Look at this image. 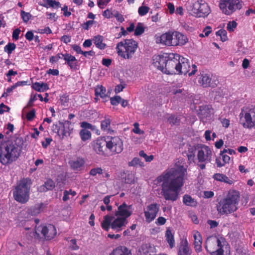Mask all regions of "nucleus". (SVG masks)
Wrapping results in <instances>:
<instances>
[{"label": "nucleus", "mask_w": 255, "mask_h": 255, "mask_svg": "<svg viewBox=\"0 0 255 255\" xmlns=\"http://www.w3.org/2000/svg\"><path fill=\"white\" fill-rule=\"evenodd\" d=\"M187 176V168L181 159L157 177V183H161V194L166 200L175 201L178 199L179 190L183 186Z\"/></svg>", "instance_id": "obj_1"}, {"label": "nucleus", "mask_w": 255, "mask_h": 255, "mask_svg": "<svg viewBox=\"0 0 255 255\" xmlns=\"http://www.w3.org/2000/svg\"><path fill=\"white\" fill-rule=\"evenodd\" d=\"M130 209V205L123 203L115 211V216H104L101 224L102 228L106 231H108L110 227L116 232L121 231L122 228L127 224V219L132 214Z\"/></svg>", "instance_id": "obj_2"}, {"label": "nucleus", "mask_w": 255, "mask_h": 255, "mask_svg": "<svg viewBox=\"0 0 255 255\" xmlns=\"http://www.w3.org/2000/svg\"><path fill=\"white\" fill-rule=\"evenodd\" d=\"M239 194L232 190L229 192L227 196L220 200L217 205V210L221 215L231 214L236 211L239 201Z\"/></svg>", "instance_id": "obj_3"}, {"label": "nucleus", "mask_w": 255, "mask_h": 255, "mask_svg": "<svg viewBox=\"0 0 255 255\" xmlns=\"http://www.w3.org/2000/svg\"><path fill=\"white\" fill-rule=\"evenodd\" d=\"M21 147L8 141L0 147V162L3 165L9 164L15 161L19 156Z\"/></svg>", "instance_id": "obj_4"}, {"label": "nucleus", "mask_w": 255, "mask_h": 255, "mask_svg": "<svg viewBox=\"0 0 255 255\" xmlns=\"http://www.w3.org/2000/svg\"><path fill=\"white\" fill-rule=\"evenodd\" d=\"M31 184L29 178H23L19 180L13 191L15 200L21 204H25L29 199V192Z\"/></svg>", "instance_id": "obj_5"}, {"label": "nucleus", "mask_w": 255, "mask_h": 255, "mask_svg": "<svg viewBox=\"0 0 255 255\" xmlns=\"http://www.w3.org/2000/svg\"><path fill=\"white\" fill-rule=\"evenodd\" d=\"M137 48V43L133 39H126L117 44L118 55L125 59H130Z\"/></svg>", "instance_id": "obj_6"}, {"label": "nucleus", "mask_w": 255, "mask_h": 255, "mask_svg": "<svg viewBox=\"0 0 255 255\" xmlns=\"http://www.w3.org/2000/svg\"><path fill=\"white\" fill-rule=\"evenodd\" d=\"M240 124L245 128H255V107H244L239 114Z\"/></svg>", "instance_id": "obj_7"}, {"label": "nucleus", "mask_w": 255, "mask_h": 255, "mask_svg": "<svg viewBox=\"0 0 255 255\" xmlns=\"http://www.w3.org/2000/svg\"><path fill=\"white\" fill-rule=\"evenodd\" d=\"M226 244L225 239L222 237H210L206 240L205 248L211 255H224L222 248Z\"/></svg>", "instance_id": "obj_8"}, {"label": "nucleus", "mask_w": 255, "mask_h": 255, "mask_svg": "<svg viewBox=\"0 0 255 255\" xmlns=\"http://www.w3.org/2000/svg\"><path fill=\"white\" fill-rule=\"evenodd\" d=\"M243 3L242 0H221L219 7L224 14L230 15L236 10L241 9Z\"/></svg>", "instance_id": "obj_9"}, {"label": "nucleus", "mask_w": 255, "mask_h": 255, "mask_svg": "<svg viewBox=\"0 0 255 255\" xmlns=\"http://www.w3.org/2000/svg\"><path fill=\"white\" fill-rule=\"evenodd\" d=\"M212 157V151L211 148L206 145L202 146L198 151L197 158L198 161L201 163L198 164V166L201 169L205 168V164L210 162Z\"/></svg>", "instance_id": "obj_10"}, {"label": "nucleus", "mask_w": 255, "mask_h": 255, "mask_svg": "<svg viewBox=\"0 0 255 255\" xmlns=\"http://www.w3.org/2000/svg\"><path fill=\"white\" fill-rule=\"evenodd\" d=\"M180 64V55L177 54L170 53L167 57V61L164 73L167 74H177L178 64Z\"/></svg>", "instance_id": "obj_11"}, {"label": "nucleus", "mask_w": 255, "mask_h": 255, "mask_svg": "<svg viewBox=\"0 0 255 255\" xmlns=\"http://www.w3.org/2000/svg\"><path fill=\"white\" fill-rule=\"evenodd\" d=\"M107 143V148L114 153H120L123 149V144L121 139L119 136L106 137Z\"/></svg>", "instance_id": "obj_12"}, {"label": "nucleus", "mask_w": 255, "mask_h": 255, "mask_svg": "<svg viewBox=\"0 0 255 255\" xmlns=\"http://www.w3.org/2000/svg\"><path fill=\"white\" fill-rule=\"evenodd\" d=\"M198 83L204 88H215L218 83L217 78L204 72L201 73L197 77Z\"/></svg>", "instance_id": "obj_13"}, {"label": "nucleus", "mask_w": 255, "mask_h": 255, "mask_svg": "<svg viewBox=\"0 0 255 255\" xmlns=\"http://www.w3.org/2000/svg\"><path fill=\"white\" fill-rule=\"evenodd\" d=\"M35 233L38 237L41 234L46 240L54 238L57 233L55 226L51 224L38 226L35 228Z\"/></svg>", "instance_id": "obj_14"}, {"label": "nucleus", "mask_w": 255, "mask_h": 255, "mask_svg": "<svg viewBox=\"0 0 255 255\" xmlns=\"http://www.w3.org/2000/svg\"><path fill=\"white\" fill-rule=\"evenodd\" d=\"M94 151L100 155H104L108 151L106 137H100L91 142Z\"/></svg>", "instance_id": "obj_15"}, {"label": "nucleus", "mask_w": 255, "mask_h": 255, "mask_svg": "<svg viewBox=\"0 0 255 255\" xmlns=\"http://www.w3.org/2000/svg\"><path fill=\"white\" fill-rule=\"evenodd\" d=\"M179 70L177 71V74H186L188 73L189 76H191L196 73L197 71V67L195 65H192L193 70L189 72L190 66L187 59L182 57L180 58V64H178Z\"/></svg>", "instance_id": "obj_16"}, {"label": "nucleus", "mask_w": 255, "mask_h": 255, "mask_svg": "<svg viewBox=\"0 0 255 255\" xmlns=\"http://www.w3.org/2000/svg\"><path fill=\"white\" fill-rule=\"evenodd\" d=\"M160 208L159 204L157 203H152L144 209V213L146 221L150 223L154 220L159 212Z\"/></svg>", "instance_id": "obj_17"}, {"label": "nucleus", "mask_w": 255, "mask_h": 255, "mask_svg": "<svg viewBox=\"0 0 255 255\" xmlns=\"http://www.w3.org/2000/svg\"><path fill=\"white\" fill-rule=\"evenodd\" d=\"M153 64L154 67L164 73L167 61V57L157 55L153 57Z\"/></svg>", "instance_id": "obj_18"}, {"label": "nucleus", "mask_w": 255, "mask_h": 255, "mask_svg": "<svg viewBox=\"0 0 255 255\" xmlns=\"http://www.w3.org/2000/svg\"><path fill=\"white\" fill-rule=\"evenodd\" d=\"M199 3V1L188 0L185 4V7L188 12L192 15L196 17H198Z\"/></svg>", "instance_id": "obj_19"}, {"label": "nucleus", "mask_w": 255, "mask_h": 255, "mask_svg": "<svg viewBox=\"0 0 255 255\" xmlns=\"http://www.w3.org/2000/svg\"><path fill=\"white\" fill-rule=\"evenodd\" d=\"M172 32H168L160 36H156V42L167 46H172Z\"/></svg>", "instance_id": "obj_20"}, {"label": "nucleus", "mask_w": 255, "mask_h": 255, "mask_svg": "<svg viewBox=\"0 0 255 255\" xmlns=\"http://www.w3.org/2000/svg\"><path fill=\"white\" fill-rule=\"evenodd\" d=\"M172 46L183 45L188 41L186 36L179 32H172Z\"/></svg>", "instance_id": "obj_21"}, {"label": "nucleus", "mask_w": 255, "mask_h": 255, "mask_svg": "<svg viewBox=\"0 0 255 255\" xmlns=\"http://www.w3.org/2000/svg\"><path fill=\"white\" fill-rule=\"evenodd\" d=\"M199 8H198V17H205L210 13V8L208 4L202 0L199 1Z\"/></svg>", "instance_id": "obj_22"}, {"label": "nucleus", "mask_w": 255, "mask_h": 255, "mask_svg": "<svg viewBox=\"0 0 255 255\" xmlns=\"http://www.w3.org/2000/svg\"><path fill=\"white\" fill-rule=\"evenodd\" d=\"M71 168L75 171H80L85 164V160L82 157H77L69 162Z\"/></svg>", "instance_id": "obj_23"}, {"label": "nucleus", "mask_w": 255, "mask_h": 255, "mask_svg": "<svg viewBox=\"0 0 255 255\" xmlns=\"http://www.w3.org/2000/svg\"><path fill=\"white\" fill-rule=\"evenodd\" d=\"M212 109L209 105H203L200 107L198 116L204 121V119L210 117L211 115Z\"/></svg>", "instance_id": "obj_24"}, {"label": "nucleus", "mask_w": 255, "mask_h": 255, "mask_svg": "<svg viewBox=\"0 0 255 255\" xmlns=\"http://www.w3.org/2000/svg\"><path fill=\"white\" fill-rule=\"evenodd\" d=\"M191 253L187 240L181 241L178 247V255H191Z\"/></svg>", "instance_id": "obj_25"}, {"label": "nucleus", "mask_w": 255, "mask_h": 255, "mask_svg": "<svg viewBox=\"0 0 255 255\" xmlns=\"http://www.w3.org/2000/svg\"><path fill=\"white\" fill-rule=\"evenodd\" d=\"M170 92L175 96V97L179 99H184L188 96V92L186 90L176 87H172Z\"/></svg>", "instance_id": "obj_26"}, {"label": "nucleus", "mask_w": 255, "mask_h": 255, "mask_svg": "<svg viewBox=\"0 0 255 255\" xmlns=\"http://www.w3.org/2000/svg\"><path fill=\"white\" fill-rule=\"evenodd\" d=\"M64 59L71 69H75L77 68V60L74 56L66 53L64 54Z\"/></svg>", "instance_id": "obj_27"}, {"label": "nucleus", "mask_w": 255, "mask_h": 255, "mask_svg": "<svg viewBox=\"0 0 255 255\" xmlns=\"http://www.w3.org/2000/svg\"><path fill=\"white\" fill-rule=\"evenodd\" d=\"M45 208V205L43 203H37L35 204L34 206L30 207L28 209V213L29 214H30L32 216H35L42 211H43Z\"/></svg>", "instance_id": "obj_28"}, {"label": "nucleus", "mask_w": 255, "mask_h": 255, "mask_svg": "<svg viewBox=\"0 0 255 255\" xmlns=\"http://www.w3.org/2000/svg\"><path fill=\"white\" fill-rule=\"evenodd\" d=\"M110 255H131V253L127 247L120 246L114 250Z\"/></svg>", "instance_id": "obj_29"}, {"label": "nucleus", "mask_w": 255, "mask_h": 255, "mask_svg": "<svg viewBox=\"0 0 255 255\" xmlns=\"http://www.w3.org/2000/svg\"><path fill=\"white\" fill-rule=\"evenodd\" d=\"M68 125L69 122H67L62 125L59 129H57V133L58 135L59 136H61L62 138L64 136L69 135Z\"/></svg>", "instance_id": "obj_30"}, {"label": "nucleus", "mask_w": 255, "mask_h": 255, "mask_svg": "<svg viewBox=\"0 0 255 255\" xmlns=\"http://www.w3.org/2000/svg\"><path fill=\"white\" fill-rule=\"evenodd\" d=\"M194 248L195 250L199 252L201 251L202 248V238L201 235L198 232H196L194 234Z\"/></svg>", "instance_id": "obj_31"}, {"label": "nucleus", "mask_w": 255, "mask_h": 255, "mask_svg": "<svg viewBox=\"0 0 255 255\" xmlns=\"http://www.w3.org/2000/svg\"><path fill=\"white\" fill-rule=\"evenodd\" d=\"M32 88L36 91L41 92L47 90L49 87L47 84L44 83L35 82L33 84Z\"/></svg>", "instance_id": "obj_32"}, {"label": "nucleus", "mask_w": 255, "mask_h": 255, "mask_svg": "<svg viewBox=\"0 0 255 255\" xmlns=\"http://www.w3.org/2000/svg\"><path fill=\"white\" fill-rule=\"evenodd\" d=\"M166 240L167 243L169 244L171 248H172L175 245V241L174 239V236L172 233L171 231L168 229L165 233Z\"/></svg>", "instance_id": "obj_33"}, {"label": "nucleus", "mask_w": 255, "mask_h": 255, "mask_svg": "<svg viewBox=\"0 0 255 255\" xmlns=\"http://www.w3.org/2000/svg\"><path fill=\"white\" fill-rule=\"evenodd\" d=\"M94 43L97 47L100 49H104L106 47V44L103 43V37L101 35L95 36L94 39Z\"/></svg>", "instance_id": "obj_34"}, {"label": "nucleus", "mask_w": 255, "mask_h": 255, "mask_svg": "<svg viewBox=\"0 0 255 255\" xmlns=\"http://www.w3.org/2000/svg\"><path fill=\"white\" fill-rule=\"evenodd\" d=\"M183 202L187 206L195 207L197 205V202L188 195H185L183 196Z\"/></svg>", "instance_id": "obj_35"}, {"label": "nucleus", "mask_w": 255, "mask_h": 255, "mask_svg": "<svg viewBox=\"0 0 255 255\" xmlns=\"http://www.w3.org/2000/svg\"><path fill=\"white\" fill-rule=\"evenodd\" d=\"M45 3L43 5L44 6L48 7H51L52 8H58L61 7V3L55 0H43Z\"/></svg>", "instance_id": "obj_36"}, {"label": "nucleus", "mask_w": 255, "mask_h": 255, "mask_svg": "<svg viewBox=\"0 0 255 255\" xmlns=\"http://www.w3.org/2000/svg\"><path fill=\"white\" fill-rule=\"evenodd\" d=\"M95 92L96 96H99L102 98H104L107 96L106 88L102 85L97 86L95 88Z\"/></svg>", "instance_id": "obj_37"}, {"label": "nucleus", "mask_w": 255, "mask_h": 255, "mask_svg": "<svg viewBox=\"0 0 255 255\" xmlns=\"http://www.w3.org/2000/svg\"><path fill=\"white\" fill-rule=\"evenodd\" d=\"M111 120L109 118H105L101 122V129L105 131H111Z\"/></svg>", "instance_id": "obj_38"}, {"label": "nucleus", "mask_w": 255, "mask_h": 255, "mask_svg": "<svg viewBox=\"0 0 255 255\" xmlns=\"http://www.w3.org/2000/svg\"><path fill=\"white\" fill-rule=\"evenodd\" d=\"M196 148L194 147L190 146L188 150L187 156L190 163L193 162L195 157Z\"/></svg>", "instance_id": "obj_39"}, {"label": "nucleus", "mask_w": 255, "mask_h": 255, "mask_svg": "<svg viewBox=\"0 0 255 255\" xmlns=\"http://www.w3.org/2000/svg\"><path fill=\"white\" fill-rule=\"evenodd\" d=\"M80 135L82 140L86 141L91 138V133L87 129H83L80 132Z\"/></svg>", "instance_id": "obj_40"}, {"label": "nucleus", "mask_w": 255, "mask_h": 255, "mask_svg": "<svg viewBox=\"0 0 255 255\" xmlns=\"http://www.w3.org/2000/svg\"><path fill=\"white\" fill-rule=\"evenodd\" d=\"M216 35L220 37L222 41L225 42L228 40L227 33L226 30L221 29L216 32Z\"/></svg>", "instance_id": "obj_41"}, {"label": "nucleus", "mask_w": 255, "mask_h": 255, "mask_svg": "<svg viewBox=\"0 0 255 255\" xmlns=\"http://www.w3.org/2000/svg\"><path fill=\"white\" fill-rule=\"evenodd\" d=\"M144 31V28L143 24L141 23H138L134 30V34L136 36L141 35Z\"/></svg>", "instance_id": "obj_42"}, {"label": "nucleus", "mask_w": 255, "mask_h": 255, "mask_svg": "<svg viewBox=\"0 0 255 255\" xmlns=\"http://www.w3.org/2000/svg\"><path fill=\"white\" fill-rule=\"evenodd\" d=\"M168 122L171 125H177L180 122V118L174 115H170L167 119Z\"/></svg>", "instance_id": "obj_43"}, {"label": "nucleus", "mask_w": 255, "mask_h": 255, "mask_svg": "<svg viewBox=\"0 0 255 255\" xmlns=\"http://www.w3.org/2000/svg\"><path fill=\"white\" fill-rule=\"evenodd\" d=\"M16 48V45L13 43H8L4 47V50L5 52H7L8 54H10L12 53V51H13Z\"/></svg>", "instance_id": "obj_44"}, {"label": "nucleus", "mask_w": 255, "mask_h": 255, "mask_svg": "<svg viewBox=\"0 0 255 255\" xmlns=\"http://www.w3.org/2000/svg\"><path fill=\"white\" fill-rule=\"evenodd\" d=\"M139 165L140 166H142L143 163L140 161L138 158L135 157L131 161L129 162L128 165L129 166H135Z\"/></svg>", "instance_id": "obj_45"}, {"label": "nucleus", "mask_w": 255, "mask_h": 255, "mask_svg": "<svg viewBox=\"0 0 255 255\" xmlns=\"http://www.w3.org/2000/svg\"><path fill=\"white\" fill-rule=\"evenodd\" d=\"M46 190H51L55 187V183L51 179H48L44 184Z\"/></svg>", "instance_id": "obj_46"}, {"label": "nucleus", "mask_w": 255, "mask_h": 255, "mask_svg": "<svg viewBox=\"0 0 255 255\" xmlns=\"http://www.w3.org/2000/svg\"><path fill=\"white\" fill-rule=\"evenodd\" d=\"M64 54L62 53H58L55 56H52L50 58L49 61L51 63H54L57 62L60 59H64Z\"/></svg>", "instance_id": "obj_47"}, {"label": "nucleus", "mask_w": 255, "mask_h": 255, "mask_svg": "<svg viewBox=\"0 0 255 255\" xmlns=\"http://www.w3.org/2000/svg\"><path fill=\"white\" fill-rule=\"evenodd\" d=\"M122 98L119 96H116L111 98V103L112 105L116 106L121 103Z\"/></svg>", "instance_id": "obj_48"}, {"label": "nucleus", "mask_w": 255, "mask_h": 255, "mask_svg": "<svg viewBox=\"0 0 255 255\" xmlns=\"http://www.w3.org/2000/svg\"><path fill=\"white\" fill-rule=\"evenodd\" d=\"M103 169L101 167H97L95 168H92L90 172V175L95 176L97 174H103Z\"/></svg>", "instance_id": "obj_49"}, {"label": "nucleus", "mask_w": 255, "mask_h": 255, "mask_svg": "<svg viewBox=\"0 0 255 255\" xmlns=\"http://www.w3.org/2000/svg\"><path fill=\"white\" fill-rule=\"evenodd\" d=\"M134 176L132 173L128 174L125 179V182L127 184H131L134 182Z\"/></svg>", "instance_id": "obj_50"}, {"label": "nucleus", "mask_w": 255, "mask_h": 255, "mask_svg": "<svg viewBox=\"0 0 255 255\" xmlns=\"http://www.w3.org/2000/svg\"><path fill=\"white\" fill-rule=\"evenodd\" d=\"M149 8L146 6H141L138 8V12L140 16L145 15L149 11Z\"/></svg>", "instance_id": "obj_51"}, {"label": "nucleus", "mask_w": 255, "mask_h": 255, "mask_svg": "<svg viewBox=\"0 0 255 255\" xmlns=\"http://www.w3.org/2000/svg\"><path fill=\"white\" fill-rule=\"evenodd\" d=\"M20 14L21 17L24 22H27L31 17V15L30 14V13L25 12L23 10H21Z\"/></svg>", "instance_id": "obj_52"}, {"label": "nucleus", "mask_w": 255, "mask_h": 255, "mask_svg": "<svg viewBox=\"0 0 255 255\" xmlns=\"http://www.w3.org/2000/svg\"><path fill=\"white\" fill-rule=\"evenodd\" d=\"M139 155L141 157H142L144 158L146 161L150 162L153 159V156L152 155H150V156H148L143 150H141L139 152Z\"/></svg>", "instance_id": "obj_53"}, {"label": "nucleus", "mask_w": 255, "mask_h": 255, "mask_svg": "<svg viewBox=\"0 0 255 255\" xmlns=\"http://www.w3.org/2000/svg\"><path fill=\"white\" fill-rule=\"evenodd\" d=\"M140 255H146L149 252V249L147 245H143L139 250Z\"/></svg>", "instance_id": "obj_54"}, {"label": "nucleus", "mask_w": 255, "mask_h": 255, "mask_svg": "<svg viewBox=\"0 0 255 255\" xmlns=\"http://www.w3.org/2000/svg\"><path fill=\"white\" fill-rule=\"evenodd\" d=\"M237 23L235 21L229 22L227 26V29L229 31H233L236 28Z\"/></svg>", "instance_id": "obj_55"}, {"label": "nucleus", "mask_w": 255, "mask_h": 255, "mask_svg": "<svg viewBox=\"0 0 255 255\" xmlns=\"http://www.w3.org/2000/svg\"><path fill=\"white\" fill-rule=\"evenodd\" d=\"M81 127L84 129H94L95 128V126H92L91 124L87 123L86 122H83L81 123Z\"/></svg>", "instance_id": "obj_56"}, {"label": "nucleus", "mask_w": 255, "mask_h": 255, "mask_svg": "<svg viewBox=\"0 0 255 255\" xmlns=\"http://www.w3.org/2000/svg\"><path fill=\"white\" fill-rule=\"evenodd\" d=\"M134 128L132 129V131L136 134H143L144 131L143 130H141L139 128V124L137 123H135L133 124Z\"/></svg>", "instance_id": "obj_57"}, {"label": "nucleus", "mask_w": 255, "mask_h": 255, "mask_svg": "<svg viewBox=\"0 0 255 255\" xmlns=\"http://www.w3.org/2000/svg\"><path fill=\"white\" fill-rule=\"evenodd\" d=\"M35 116V112L34 109L29 112L26 115V118L28 121H32Z\"/></svg>", "instance_id": "obj_58"}, {"label": "nucleus", "mask_w": 255, "mask_h": 255, "mask_svg": "<svg viewBox=\"0 0 255 255\" xmlns=\"http://www.w3.org/2000/svg\"><path fill=\"white\" fill-rule=\"evenodd\" d=\"M225 175L220 173H216L214 175L213 178L215 180L221 182H223V179L225 177Z\"/></svg>", "instance_id": "obj_59"}, {"label": "nucleus", "mask_w": 255, "mask_h": 255, "mask_svg": "<svg viewBox=\"0 0 255 255\" xmlns=\"http://www.w3.org/2000/svg\"><path fill=\"white\" fill-rule=\"evenodd\" d=\"M94 22L93 20H88L83 24L82 27L84 29L88 30L89 27L92 26Z\"/></svg>", "instance_id": "obj_60"}, {"label": "nucleus", "mask_w": 255, "mask_h": 255, "mask_svg": "<svg viewBox=\"0 0 255 255\" xmlns=\"http://www.w3.org/2000/svg\"><path fill=\"white\" fill-rule=\"evenodd\" d=\"M111 0H99L98 1V5L101 8H104L105 6H106Z\"/></svg>", "instance_id": "obj_61"}, {"label": "nucleus", "mask_w": 255, "mask_h": 255, "mask_svg": "<svg viewBox=\"0 0 255 255\" xmlns=\"http://www.w3.org/2000/svg\"><path fill=\"white\" fill-rule=\"evenodd\" d=\"M166 220L163 217H159L156 220L155 223L157 225H163L165 224Z\"/></svg>", "instance_id": "obj_62"}, {"label": "nucleus", "mask_w": 255, "mask_h": 255, "mask_svg": "<svg viewBox=\"0 0 255 255\" xmlns=\"http://www.w3.org/2000/svg\"><path fill=\"white\" fill-rule=\"evenodd\" d=\"M61 10L63 11V15L66 17H69L71 14V12L68 11V6L66 5L62 7Z\"/></svg>", "instance_id": "obj_63"}, {"label": "nucleus", "mask_w": 255, "mask_h": 255, "mask_svg": "<svg viewBox=\"0 0 255 255\" xmlns=\"http://www.w3.org/2000/svg\"><path fill=\"white\" fill-rule=\"evenodd\" d=\"M20 32V30L19 28L15 29L12 33V38L15 40L19 38V34Z\"/></svg>", "instance_id": "obj_64"}]
</instances>
